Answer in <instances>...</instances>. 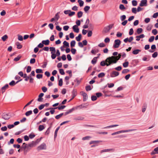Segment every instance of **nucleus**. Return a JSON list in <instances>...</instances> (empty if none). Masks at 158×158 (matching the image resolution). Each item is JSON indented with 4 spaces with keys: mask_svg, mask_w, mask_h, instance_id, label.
Masks as SVG:
<instances>
[{
    "mask_svg": "<svg viewBox=\"0 0 158 158\" xmlns=\"http://www.w3.org/2000/svg\"><path fill=\"white\" fill-rule=\"evenodd\" d=\"M118 56H111L107 57L105 60L102 61L100 62V65L102 66H104L106 65L107 66L111 65L116 63L118 60H117L118 58Z\"/></svg>",
    "mask_w": 158,
    "mask_h": 158,
    "instance_id": "1",
    "label": "nucleus"
},
{
    "mask_svg": "<svg viewBox=\"0 0 158 158\" xmlns=\"http://www.w3.org/2000/svg\"><path fill=\"white\" fill-rule=\"evenodd\" d=\"M114 24H112L109 25L105 27L103 30V32L104 33H107L109 32L110 30L113 27Z\"/></svg>",
    "mask_w": 158,
    "mask_h": 158,
    "instance_id": "2",
    "label": "nucleus"
},
{
    "mask_svg": "<svg viewBox=\"0 0 158 158\" xmlns=\"http://www.w3.org/2000/svg\"><path fill=\"white\" fill-rule=\"evenodd\" d=\"M121 43V41L117 39L114 40L113 47L115 48H118Z\"/></svg>",
    "mask_w": 158,
    "mask_h": 158,
    "instance_id": "3",
    "label": "nucleus"
},
{
    "mask_svg": "<svg viewBox=\"0 0 158 158\" xmlns=\"http://www.w3.org/2000/svg\"><path fill=\"white\" fill-rule=\"evenodd\" d=\"M46 148V145L45 143H43L40 146L38 147L37 149L38 150H40L43 149H45Z\"/></svg>",
    "mask_w": 158,
    "mask_h": 158,
    "instance_id": "4",
    "label": "nucleus"
},
{
    "mask_svg": "<svg viewBox=\"0 0 158 158\" xmlns=\"http://www.w3.org/2000/svg\"><path fill=\"white\" fill-rule=\"evenodd\" d=\"M77 90L76 89H73L72 92V98L70 100L69 102L71 101L77 95Z\"/></svg>",
    "mask_w": 158,
    "mask_h": 158,
    "instance_id": "5",
    "label": "nucleus"
},
{
    "mask_svg": "<svg viewBox=\"0 0 158 158\" xmlns=\"http://www.w3.org/2000/svg\"><path fill=\"white\" fill-rule=\"evenodd\" d=\"M119 75V73L116 71H113L110 73V76L111 77H114L118 76Z\"/></svg>",
    "mask_w": 158,
    "mask_h": 158,
    "instance_id": "6",
    "label": "nucleus"
},
{
    "mask_svg": "<svg viewBox=\"0 0 158 158\" xmlns=\"http://www.w3.org/2000/svg\"><path fill=\"white\" fill-rule=\"evenodd\" d=\"M115 151L114 149L113 148H111V149H106L101 150L100 151V153H102L103 152H114Z\"/></svg>",
    "mask_w": 158,
    "mask_h": 158,
    "instance_id": "7",
    "label": "nucleus"
},
{
    "mask_svg": "<svg viewBox=\"0 0 158 158\" xmlns=\"http://www.w3.org/2000/svg\"><path fill=\"white\" fill-rule=\"evenodd\" d=\"M147 0H142L141 1L140 3L139 4V6H147Z\"/></svg>",
    "mask_w": 158,
    "mask_h": 158,
    "instance_id": "8",
    "label": "nucleus"
},
{
    "mask_svg": "<svg viewBox=\"0 0 158 158\" xmlns=\"http://www.w3.org/2000/svg\"><path fill=\"white\" fill-rule=\"evenodd\" d=\"M81 93L83 96V101L84 102L86 101L88 99V96L87 94L83 91H81Z\"/></svg>",
    "mask_w": 158,
    "mask_h": 158,
    "instance_id": "9",
    "label": "nucleus"
},
{
    "mask_svg": "<svg viewBox=\"0 0 158 158\" xmlns=\"http://www.w3.org/2000/svg\"><path fill=\"white\" fill-rule=\"evenodd\" d=\"M44 95V94L43 93H40L38 96V98L37 100V101L39 102H41L43 101V98H42Z\"/></svg>",
    "mask_w": 158,
    "mask_h": 158,
    "instance_id": "10",
    "label": "nucleus"
},
{
    "mask_svg": "<svg viewBox=\"0 0 158 158\" xmlns=\"http://www.w3.org/2000/svg\"><path fill=\"white\" fill-rule=\"evenodd\" d=\"M2 118L5 120H8L10 117L8 114L6 113H3L2 115Z\"/></svg>",
    "mask_w": 158,
    "mask_h": 158,
    "instance_id": "11",
    "label": "nucleus"
},
{
    "mask_svg": "<svg viewBox=\"0 0 158 158\" xmlns=\"http://www.w3.org/2000/svg\"><path fill=\"white\" fill-rule=\"evenodd\" d=\"M72 28L74 32L77 33H78L79 32V29L77 25H75L73 26L72 27Z\"/></svg>",
    "mask_w": 158,
    "mask_h": 158,
    "instance_id": "12",
    "label": "nucleus"
},
{
    "mask_svg": "<svg viewBox=\"0 0 158 158\" xmlns=\"http://www.w3.org/2000/svg\"><path fill=\"white\" fill-rule=\"evenodd\" d=\"M135 130V129H129V130H121L119 131V133H125V132H128L130 131H134Z\"/></svg>",
    "mask_w": 158,
    "mask_h": 158,
    "instance_id": "13",
    "label": "nucleus"
},
{
    "mask_svg": "<svg viewBox=\"0 0 158 158\" xmlns=\"http://www.w3.org/2000/svg\"><path fill=\"white\" fill-rule=\"evenodd\" d=\"M9 85L8 84H6L4 86L1 88V91L2 93H4L6 89L8 88Z\"/></svg>",
    "mask_w": 158,
    "mask_h": 158,
    "instance_id": "14",
    "label": "nucleus"
},
{
    "mask_svg": "<svg viewBox=\"0 0 158 158\" xmlns=\"http://www.w3.org/2000/svg\"><path fill=\"white\" fill-rule=\"evenodd\" d=\"M145 37V35L143 34H142L138 36H136V40L137 41H139L140 40V39L141 38H143Z\"/></svg>",
    "mask_w": 158,
    "mask_h": 158,
    "instance_id": "15",
    "label": "nucleus"
},
{
    "mask_svg": "<svg viewBox=\"0 0 158 158\" xmlns=\"http://www.w3.org/2000/svg\"><path fill=\"white\" fill-rule=\"evenodd\" d=\"M65 107V106H58L57 107H54V108H50V109H52L55 110L57 109H58L59 110H61L62 109H63Z\"/></svg>",
    "mask_w": 158,
    "mask_h": 158,
    "instance_id": "16",
    "label": "nucleus"
},
{
    "mask_svg": "<svg viewBox=\"0 0 158 158\" xmlns=\"http://www.w3.org/2000/svg\"><path fill=\"white\" fill-rule=\"evenodd\" d=\"M151 155H153L156 154H158V147L156 148L154 150L151 152Z\"/></svg>",
    "mask_w": 158,
    "mask_h": 158,
    "instance_id": "17",
    "label": "nucleus"
},
{
    "mask_svg": "<svg viewBox=\"0 0 158 158\" xmlns=\"http://www.w3.org/2000/svg\"><path fill=\"white\" fill-rule=\"evenodd\" d=\"M74 110V108L73 107L72 108L68 110L65 113V115H66L72 112Z\"/></svg>",
    "mask_w": 158,
    "mask_h": 158,
    "instance_id": "18",
    "label": "nucleus"
},
{
    "mask_svg": "<svg viewBox=\"0 0 158 158\" xmlns=\"http://www.w3.org/2000/svg\"><path fill=\"white\" fill-rule=\"evenodd\" d=\"M49 40H43L42 43L43 44H44L45 45H48L49 44Z\"/></svg>",
    "mask_w": 158,
    "mask_h": 158,
    "instance_id": "19",
    "label": "nucleus"
},
{
    "mask_svg": "<svg viewBox=\"0 0 158 158\" xmlns=\"http://www.w3.org/2000/svg\"><path fill=\"white\" fill-rule=\"evenodd\" d=\"M98 57V56L95 57L93 58V60L91 61V63L93 64H95L97 61V59Z\"/></svg>",
    "mask_w": 158,
    "mask_h": 158,
    "instance_id": "20",
    "label": "nucleus"
},
{
    "mask_svg": "<svg viewBox=\"0 0 158 158\" xmlns=\"http://www.w3.org/2000/svg\"><path fill=\"white\" fill-rule=\"evenodd\" d=\"M50 51H51V54L52 53H55L56 50L55 48L53 47H50L49 48Z\"/></svg>",
    "mask_w": 158,
    "mask_h": 158,
    "instance_id": "21",
    "label": "nucleus"
},
{
    "mask_svg": "<svg viewBox=\"0 0 158 158\" xmlns=\"http://www.w3.org/2000/svg\"><path fill=\"white\" fill-rule=\"evenodd\" d=\"M141 50L140 49H137L135 50L132 52V53L134 55H136L139 53V52H140Z\"/></svg>",
    "mask_w": 158,
    "mask_h": 158,
    "instance_id": "22",
    "label": "nucleus"
},
{
    "mask_svg": "<svg viewBox=\"0 0 158 158\" xmlns=\"http://www.w3.org/2000/svg\"><path fill=\"white\" fill-rule=\"evenodd\" d=\"M84 117L81 116H78V117H77L76 118H75V120H83L84 119Z\"/></svg>",
    "mask_w": 158,
    "mask_h": 158,
    "instance_id": "23",
    "label": "nucleus"
},
{
    "mask_svg": "<svg viewBox=\"0 0 158 158\" xmlns=\"http://www.w3.org/2000/svg\"><path fill=\"white\" fill-rule=\"evenodd\" d=\"M45 128L44 126L43 125H40L39 126L38 130L40 131H41Z\"/></svg>",
    "mask_w": 158,
    "mask_h": 158,
    "instance_id": "24",
    "label": "nucleus"
},
{
    "mask_svg": "<svg viewBox=\"0 0 158 158\" xmlns=\"http://www.w3.org/2000/svg\"><path fill=\"white\" fill-rule=\"evenodd\" d=\"M32 111L31 110H30L26 112V113L25 114L27 116H28L29 115H31V114H32Z\"/></svg>",
    "mask_w": 158,
    "mask_h": 158,
    "instance_id": "25",
    "label": "nucleus"
},
{
    "mask_svg": "<svg viewBox=\"0 0 158 158\" xmlns=\"http://www.w3.org/2000/svg\"><path fill=\"white\" fill-rule=\"evenodd\" d=\"M60 12H57L54 18L57 21L58 20V19L60 18V16L59 15V14L60 13Z\"/></svg>",
    "mask_w": 158,
    "mask_h": 158,
    "instance_id": "26",
    "label": "nucleus"
},
{
    "mask_svg": "<svg viewBox=\"0 0 158 158\" xmlns=\"http://www.w3.org/2000/svg\"><path fill=\"white\" fill-rule=\"evenodd\" d=\"M143 31L142 28H139L137 29L136 32L138 34H140Z\"/></svg>",
    "mask_w": 158,
    "mask_h": 158,
    "instance_id": "27",
    "label": "nucleus"
},
{
    "mask_svg": "<svg viewBox=\"0 0 158 158\" xmlns=\"http://www.w3.org/2000/svg\"><path fill=\"white\" fill-rule=\"evenodd\" d=\"M76 42L75 40H72L70 43V46L71 48L74 47L75 46Z\"/></svg>",
    "mask_w": 158,
    "mask_h": 158,
    "instance_id": "28",
    "label": "nucleus"
},
{
    "mask_svg": "<svg viewBox=\"0 0 158 158\" xmlns=\"http://www.w3.org/2000/svg\"><path fill=\"white\" fill-rule=\"evenodd\" d=\"M63 113H61L58 115H56L55 116V118L57 119H58L60 118L63 115Z\"/></svg>",
    "mask_w": 158,
    "mask_h": 158,
    "instance_id": "29",
    "label": "nucleus"
},
{
    "mask_svg": "<svg viewBox=\"0 0 158 158\" xmlns=\"http://www.w3.org/2000/svg\"><path fill=\"white\" fill-rule=\"evenodd\" d=\"M60 128V127H57L54 133V138H56L57 136V132Z\"/></svg>",
    "mask_w": 158,
    "mask_h": 158,
    "instance_id": "30",
    "label": "nucleus"
},
{
    "mask_svg": "<svg viewBox=\"0 0 158 158\" xmlns=\"http://www.w3.org/2000/svg\"><path fill=\"white\" fill-rule=\"evenodd\" d=\"M81 34H79L78 36L76 37V39L77 41H80L81 38Z\"/></svg>",
    "mask_w": 158,
    "mask_h": 158,
    "instance_id": "31",
    "label": "nucleus"
},
{
    "mask_svg": "<svg viewBox=\"0 0 158 158\" xmlns=\"http://www.w3.org/2000/svg\"><path fill=\"white\" fill-rule=\"evenodd\" d=\"M118 125L115 124V125H112L110 126H108L107 127H105L104 128H110L111 127H116L118 126Z\"/></svg>",
    "mask_w": 158,
    "mask_h": 158,
    "instance_id": "32",
    "label": "nucleus"
},
{
    "mask_svg": "<svg viewBox=\"0 0 158 158\" xmlns=\"http://www.w3.org/2000/svg\"><path fill=\"white\" fill-rule=\"evenodd\" d=\"M119 9L122 10H125L126 8L123 4H120L119 7Z\"/></svg>",
    "mask_w": 158,
    "mask_h": 158,
    "instance_id": "33",
    "label": "nucleus"
},
{
    "mask_svg": "<svg viewBox=\"0 0 158 158\" xmlns=\"http://www.w3.org/2000/svg\"><path fill=\"white\" fill-rule=\"evenodd\" d=\"M16 45L17 46V48L19 49H21L22 47V46L20 44L19 42H17L16 43Z\"/></svg>",
    "mask_w": 158,
    "mask_h": 158,
    "instance_id": "34",
    "label": "nucleus"
},
{
    "mask_svg": "<svg viewBox=\"0 0 158 158\" xmlns=\"http://www.w3.org/2000/svg\"><path fill=\"white\" fill-rule=\"evenodd\" d=\"M78 2L79 4V5L80 7H81L83 6L84 5V2L81 0H78Z\"/></svg>",
    "mask_w": 158,
    "mask_h": 158,
    "instance_id": "35",
    "label": "nucleus"
},
{
    "mask_svg": "<svg viewBox=\"0 0 158 158\" xmlns=\"http://www.w3.org/2000/svg\"><path fill=\"white\" fill-rule=\"evenodd\" d=\"M105 76V74L104 73H101L99 74L98 75V77L99 78L103 77Z\"/></svg>",
    "mask_w": 158,
    "mask_h": 158,
    "instance_id": "36",
    "label": "nucleus"
},
{
    "mask_svg": "<svg viewBox=\"0 0 158 158\" xmlns=\"http://www.w3.org/2000/svg\"><path fill=\"white\" fill-rule=\"evenodd\" d=\"M91 138V137L89 136H86L82 138V140H88L90 139Z\"/></svg>",
    "mask_w": 158,
    "mask_h": 158,
    "instance_id": "37",
    "label": "nucleus"
},
{
    "mask_svg": "<svg viewBox=\"0 0 158 158\" xmlns=\"http://www.w3.org/2000/svg\"><path fill=\"white\" fill-rule=\"evenodd\" d=\"M7 38L8 36L6 35H4L2 37V39L3 41H5Z\"/></svg>",
    "mask_w": 158,
    "mask_h": 158,
    "instance_id": "38",
    "label": "nucleus"
},
{
    "mask_svg": "<svg viewBox=\"0 0 158 158\" xmlns=\"http://www.w3.org/2000/svg\"><path fill=\"white\" fill-rule=\"evenodd\" d=\"M83 12L81 11H80L77 13V17L78 18H80L82 16Z\"/></svg>",
    "mask_w": 158,
    "mask_h": 158,
    "instance_id": "39",
    "label": "nucleus"
},
{
    "mask_svg": "<svg viewBox=\"0 0 158 158\" xmlns=\"http://www.w3.org/2000/svg\"><path fill=\"white\" fill-rule=\"evenodd\" d=\"M35 72L37 73H43L42 69H36L35 70Z\"/></svg>",
    "mask_w": 158,
    "mask_h": 158,
    "instance_id": "40",
    "label": "nucleus"
},
{
    "mask_svg": "<svg viewBox=\"0 0 158 158\" xmlns=\"http://www.w3.org/2000/svg\"><path fill=\"white\" fill-rule=\"evenodd\" d=\"M90 7L88 6H86L84 8V10L85 12H87L89 9Z\"/></svg>",
    "mask_w": 158,
    "mask_h": 158,
    "instance_id": "41",
    "label": "nucleus"
},
{
    "mask_svg": "<svg viewBox=\"0 0 158 158\" xmlns=\"http://www.w3.org/2000/svg\"><path fill=\"white\" fill-rule=\"evenodd\" d=\"M63 44L64 46H65V47H68L69 46V43L66 41H64L63 43Z\"/></svg>",
    "mask_w": 158,
    "mask_h": 158,
    "instance_id": "42",
    "label": "nucleus"
},
{
    "mask_svg": "<svg viewBox=\"0 0 158 158\" xmlns=\"http://www.w3.org/2000/svg\"><path fill=\"white\" fill-rule=\"evenodd\" d=\"M128 64H129L128 62L127 61H126V62H125L123 64V66L124 67L126 68L128 66Z\"/></svg>",
    "mask_w": 158,
    "mask_h": 158,
    "instance_id": "43",
    "label": "nucleus"
},
{
    "mask_svg": "<svg viewBox=\"0 0 158 158\" xmlns=\"http://www.w3.org/2000/svg\"><path fill=\"white\" fill-rule=\"evenodd\" d=\"M132 4L133 6H135L137 5V2L136 0H133L132 1Z\"/></svg>",
    "mask_w": 158,
    "mask_h": 158,
    "instance_id": "44",
    "label": "nucleus"
},
{
    "mask_svg": "<svg viewBox=\"0 0 158 158\" xmlns=\"http://www.w3.org/2000/svg\"><path fill=\"white\" fill-rule=\"evenodd\" d=\"M155 37L154 36H151L148 40V41L150 42H153L154 39Z\"/></svg>",
    "mask_w": 158,
    "mask_h": 158,
    "instance_id": "45",
    "label": "nucleus"
},
{
    "mask_svg": "<svg viewBox=\"0 0 158 158\" xmlns=\"http://www.w3.org/2000/svg\"><path fill=\"white\" fill-rule=\"evenodd\" d=\"M51 57L52 59H54L56 58V56H57L55 53H51Z\"/></svg>",
    "mask_w": 158,
    "mask_h": 158,
    "instance_id": "46",
    "label": "nucleus"
},
{
    "mask_svg": "<svg viewBox=\"0 0 158 158\" xmlns=\"http://www.w3.org/2000/svg\"><path fill=\"white\" fill-rule=\"evenodd\" d=\"M59 85L61 86L62 85H63V81L62 79V78H60L59 81Z\"/></svg>",
    "mask_w": 158,
    "mask_h": 158,
    "instance_id": "47",
    "label": "nucleus"
},
{
    "mask_svg": "<svg viewBox=\"0 0 158 158\" xmlns=\"http://www.w3.org/2000/svg\"><path fill=\"white\" fill-rule=\"evenodd\" d=\"M15 81L14 80L11 81L9 83V84L11 86H13L15 85Z\"/></svg>",
    "mask_w": 158,
    "mask_h": 158,
    "instance_id": "48",
    "label": "nucleus"
},
{
    "mask_svg": "<svg viewBox=\"0 0 158 158\" xmlns=\"http://www.w3.org/2000/svg\"><path fill=\"white\" fill-rule=\"evenodd\" d=\"M85 89L87 91H88L91 90L92 89V88H91V86L89 85L86 86Z\"/></svg>",
    "mask_w": 158,
    "mask_h": 158,
    "instance_id": "49",
    "label": "nucleus"
},
{
    "mask_svg": "<svg viewBox=\"0 0 158 158\" xmlns=\"http://www.w3.org/2000/svg\"><path fill=\"white\" fill-rule=\"evenodd\" d=\"M18 39L19 41H22L23 40V36L19 35H18Z\"/></svg>",
    "mask_w": 158,
    "mask_h": 158,
    "instance_id": "50",
    "label": "nucleus"
},
{
    "mask_svg": "<svg viewBox=\"0 0 158 158\" xmlns=\"http://www.w3.org/2000/svg\"><path fill=\"white\" fill-rule=\"evenodd\" d=\"M49 49V48H48V47H45L44 48H43V49L40 50V52H41L42 51V50H44L46 51H48Z\"/></svg>",
    "mask_w": 158,
    "mask_h": 158,
    "instance_id": "51",
    "label": "nucleus"
},
{
    "mask_svg": "<svg viewBox=\"0 0 158 158\" xmlns=\"http://www.w3.org/2000/svg\"><path fill=\"white\" fill-rule=\"evenodd\" d=\"M91 100L92 101H95L97 99V97L96 96L93 95L91 97Z\"/></svg>",
    "mask_w": 158,
    "mask_h": 158,
    "instance_id": "52",
    "label": "nucleus"
},
{
    "mask_svg": "<svg viewBox=\"0 0 158 158\" xmlns=\"http://www.w3.org/2000/svg\"><path fill=\"white\" fill-rule=\"evenodd\" d=\"M59 72L62 75H64L65 74L64 70L62 69H59Z\"/></svg>",
    "mask_w": 158,
    "mask_h": 158,
    "instance_id": "53",
    "label": "nucleus"
},
{
    "mask_svg": "<svg viewBox=\"0 0 158 158\" xmlns=\"http://www.w3.org/2000/svg\"><path fill=\"white\" fill-rule=\"evenodd\" d=\"M134 32L133 30V28H131L130 29V31L129 32V35H132Z\"/></svg>",
    "mask_w": 158,
    "mask_h": 158,
    "instance_id": "54",
    "label": "nucleus"
},
{
    "mask_svg": "<svg viewBox=\"0 0 158 158\" xmlns=\"http://www.w3.org/2000/svg\"><path fill=\"white\" fill-rule=\"evenodd\" d=\"M129 71V70L127 69H124L122 71V73L124 74L127 73Z\"/></svg>",
    "mask_w": 158,
    "mask_h": 158,
    "instance_id": "55",
    "label": "nucleus"
},
{
    "mask_svg": "<svg viewBox=\"0 0 158 158\" xmlns=\"http://www.w3.org/2000/svg\"><path fill=\"white\" fill-rule=\"evenodd\" d=\"M85 107H86L85 106L82 105H81L79 106H77L76 107V108L78 109L79 108V109H82V108Z\"/></svg>",
    "mask_w": 158,
    "mask_h": 158,
    "instance_id": "56",
    "label": "nucleus"
},
{
    "mask_svg": "<svg viewBox=\"0 0 158 158\" xmlns=\"http://www.w3.org/2000/svg\"><path fill=\"white\" fill-rule=\"evenodd\" d=\"M71 52L74 55L75 54L76 52V49L73 48H72L71 49Z\"/></svg>",
    "mask_w": 158,
    "mask_h": 158,
    "instance_id": "57",
    "label": "nucleus"
},
{
    "mask_svg": "<svg viewBox=\"0 0 158 158\" xmlns=\"http://www.w3.org/2000/svg\"><path fill=\"white\" fill-rule=\"evenodd\" d=\"M132 12L135 14L137 13V10H136V8L135 7H133L132 8Z\"/></svg>",
    "mask_w": 158,
    "mask_h": 158,
    "instance_id": "58",
    "label": "nucleus"
},
{
    "mask_svg": "<svg viewBox=\"0 0 158 158\" xmlns=\"http://www.w3.org/2000/svg\"><path fill=\"white\" fill-rule=\"evenodd\" d=\"M36 77L37 78L40 79L42 78L43 77V75L41 74H37L36 75Z\"/></svg>",
    "mask_w": 158,
    "mask_h": 158,
    "instance_id": "59",
    "label": "nucleus"
},
{
    "mask_svg": "<svg viewBox=\"0 0 158 158\" xmlns=\"http://www.w3.org/2000/svg\"><path fill=\"white\" fill-rule=\"evenodd\" d=\"M152 33L154 35H156L157 33V31L156 29H154L152 31Z\"/></svg>",
    "mask_w": 158,
    "mask_h": 158,
    "instance_id": "60",
    "label": "nucleus"
},
{
    "mask_svg": "<svg viewBox=\"0 0 158 158\" xmlns=\"http://www.w3.org/2000/svg\"><path fill=\"white\" fill-rule=\"evenodd\" d=\"M158 55V53L157 52H154L152 54V57L153 58H156L157 56Z\"/></svg>",
    "mask_w": 158,
    "mask_h": 158,
    "instance_id": "61",
    "label": "nucleus"
},
{
    "mask_svg": "<svg viewBox=\"0 0 158 158\" xmlns=\"http://www.w3.org/2000/svg\"><path fill=\"white\" fill-rule=\"evenodd\" d=\"M35 62V58H32L30 60V63L31 64H34Z\"/></svg>",
    "mask_w": 158,
    "mask_h": 158,
    "instance_id": "62",
    "label": "nucleus"
},
{
    "mask_svg": "<svg viewBox=\"0 0 158 158\" xmlns=\"http://www.w3.org/2000/svg\"><path fill=\"white\" fill-rule=\"evenodd\" d=\"M126 19V16L125 15H123L121 16L120 17L121 20L122 21H123Z\"/></svg>",
    "mask_w": 158,
    "mask_h": 158,
    "instance_id": "63",
    "label": "nucleus"
},
{
    "mask_svg": "<svg viewBox=\"0 0 158 158\" xmlns=\"http://www.w3.org/2000/svg\"><path fill=\"white\" fill-rule=\"evenodd\" d=\"M158 16V12H156L153 14L152 15L153 18H156Z\"/></svg>",
    "mask_w": 158,
    "mask_h": 158,
    "instance_id": "64",
    "label": "nucleus"
}]
</instances>
